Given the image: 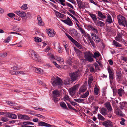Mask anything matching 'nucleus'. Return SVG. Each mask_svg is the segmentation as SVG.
I'll return each mask as SVG.
<instances>
[{
    "label": "nucleus",
    "mask_w": 127,
    "mask_h": 127,
    "mask_svg": "<svg viewBox=\"0 0 127 127\" xmlns=\"http://www.w3.org/2000/svg\"><path fill=\"white\" fill-rule=\"evenodd\" d=\"M37 19L38 21L37 24L39 26H43L44 25V22L42 21L41 18L39 15H38Z\"/></svg>",
    "instance_id": "nucleus-15"
},
{
    "label": "nucleus",
    "mask_w": 127,
    "mask_h": 127,
    "mask_svg": "<svg viewBox=\"0 0 127 127\" xmlns=\"http://www.w3.org/2000/svg\"><path fill=\"white\" fill-rule=\"evenodd\" d=\"M94 98V97L92 95H90L88 98V100L90 102H92Z\"/></svg>",
    "instance_id": "nucleus-55"
},
{
    "label": "nucleus",
    "mask_w": 127,
    "mask_h": 127,
    "mask_svg": "<svg viewBox=\"0 0 127 127\" xmlns=\"http://www.w3.org/2000/svg\"><path fill=\"white\" fill-rule=\"evenodd\" d=\"M74 49L78 56H80L82 55V52L80 50L77 49L75 47H74Z\"/></svg>",
    "instance_id": "nucleus-31"
},
{
    "label": "nucleus",
    "mask_w": 127,
    "mask_h": 127,
    "mask_svg": "<svg viewBox=\"0 0 127 127\" xmlns=\"http://www.w3.org/2000/svg\"><path fill=\"white\" fill-rule=\"evenodd\" d=\"M67 14L72 17L77 22H78V21L77 19L74 16L72 15V14H71L70 13L68 12Z\"/></svg>",
    "instance_id": "nucleus-49"
},
{
    "label": "nucleus",
    "mask_w": 127,
    "mask_h": 127,
    "mask_svg": "<svg viewBox=\"0 0 127 127\" xmlns=\"http://www.w3.org/2000/svg\"><path fill=\"white\" fill-rule=\"evenodd\" d=\"M117 18L118 20V23L120 25L127 27V21L124 17L122 15H119L117 16Z\"/></svg>",
    "instance_id": "nucleus-2"
},
{
    "label": "nucleus",
    "mask_w": 127,
    "mask_h": 127,
    "mask_svg": "<svg viewBox=\"0 0 127 127\" xmlns=\"http://www.w3.org/2000/svg\"><path fill=\"white\" fill-rule=\"evenodd\" d=\"M78 85H75L70 88L69 91L71 95H72L74 94L77 89H78Z\"/></svg>",
    "instance_id": "nucleus-7"
},
{
    "label": "nucleus",
    "mask_w": 127,
    "mask_h": 127,
    "mask_svg": "<svg viewBox=\"0 0 127 127\" xmlns=\"http://www.w3.org/2000/svg\"><path fill=\"white\" fill-rule=\"evenodd\" d=\"M67 63L69 65H72V62L71 59L70 58L68 59L67 61Z\"/></svg>",
    "instance_id": "nucleus-57"
},
{
    "label": "nucleus",
    "mask_w": 127,
    "mask_h": 127,
    "mask_svg": "<svg viewBox=\"0 0 127 127\" xmlns=\"http://www.w3.org/2000/svg\"><path fill=\"white\" fill-rule=\"evenodd\" d=\"M84 57L87 61L90 62H92L94 60L93 58V54L92 52L89 51L84 53Z\"/></svg>",
    "instance_id": "nucleus-3"
},
{
    "label": "nucleus",
    "mask_w": 127,
    "mask_h": 127,
    "mask_svg": "<svg viewBox=\"0 0 127 127\" xmlns=\"http://www.w3.org/2000/svg\"><path fill=\"white\" fill-rule=\"evenodd\" d=\"M89 14L94 21V23H95V22H96L97 20V18L96 17V15L91 13H89Z\"/></svg>",
    "instance_id": "nucleus-24"
},
{
    "label": "nucleus",
    "mask_w": 127,
    "mask_h": 127,
    "mask_svg": "<svg viewBox=\"0 0 127 127\" xmlns=\"http://www.w3.org/2000/svg\"><path fill=\"white\" fill-rule=\"evenodd\" d=\"M65 34L67 37L72 42H73L75 40L73 38H72L68 33H66Z\"/></svg>",
    "instance_id": "nucleus-44"
},
{
    "label": "nucleus",
    "mask_w": 127,
    "mask_h": 127,
    "mask_svg": "<svg viewBox=\"0 0 127 127\" xmlns=\"http://www.w3.org/2000/svg\"><path fill=\"white\" fill-rule=\"evenodd\" d=\"M93 80L92 77H90L89 78L88 81V83L89 85H91V84L92 83Z\"/></svg>",
    "instance_id": "nucleus-56"
},
{
    "label": "nucleus",
    "mask_w": 127,
    "mask_h": 127,
    "mask_svg": "<svg viewBox=\"0 0 127 127\" xmlns=\"http://www.w3.org/2000/svg\"><path fill=\"white\" fill-rule=\"evenodd\" d=\"M70 102L71 104L73 106H75L76 105H77V103L75 102H74L72 100H70Z\"/></svg>",
    "instance_id": "nucleus-61"
},
{
    "label": "nucleus",
    "mask_w": 127,
    "mask_h": 127,
    "mask_svg": "<svg viewBox=\"0 0 127 127\" xmlns=\"http://www.w3.org/2000/svg\"><path fill=\"white\" fill-rule=\"evenodd\" d=\"M21 8L22 9L25 10L27 9L28 8L27 4H24L21 7Z\"/></svg>",
    "instance_id": "nucleus-59"
},
{
    "label": "nucleus",
    "mask_w": 127,
    "mask_h": 127,
    "mask_svg": "<svg viewBox=\"0 0 127 127\" xmlns=\"http://www.w3.org/2000/svg\"><path fill=\"white\" fill-rule=\"evenodd\" d=\"M74 101L79 103H82L84 101V99L81 98L74 99Z\"/></svg>",
    "instance_id": "nucleus-39"
},
{
    "label": "nucleus",
    "mask_w": 127,
    "mask_h": 127,
    "mask_svg": "<svg viewBox=\"0 0 127 127\" xmlns=\"http://www.w3.org/2000/svg\"><path fill=\"white\" fill-rule=\"evenodd\" d=\"M67 105L68 107V108L70 109L74 110L76 112L77 111V110L76 109L72 107L70 104L67 103Z\"/></svg>",
    "instance_id": "nucleus-47"
},
{
    "label": "nucleus",
    "mask_w": 127,
    "mask_h": 127,
    "mask_svg": "<svg viewBox=\"0 0 127 127\" xmlns=\"http://www.w3.org/2000/svg\"><path fill=\"white\" fill-rule=\"evenodd\" d=\"M70 32L72 35H77V31L75 29H72L70 30Z\"/></svg>",
    "instance_id": "nucleus-36"
},
{
    "label": "nucleus",
    "mask_w": 127,
    "mask_h": 127,
    "mask_svg": "<svg viewBox=\"0 0 127 127\" xmlns=\"http://www.w3.org/2000/svg\"><path fill=\"white\" fill-rule=\"evenodd\" d=\"M95 70V69L94 66H92L90 67V71L91 72H94Z\"/></svg>",
    "instance_id": "nucleus-62"
},
{
    "label": "nucleus",
    "mask_w": 127,
    "mask_h": 127,
    "mask_svg": "<svg viewBox=\"0 0 127 127\" xmlns=\"http://www.w3.org/2000/svg\"><path fill=\"white\" fill-rule=\"evenodd\" d=\"M47 32L48 35L50 37L54 36L55 34V32L54 31V30L51 29H48Z\"/></svg>",
    "instance_id": "nucleus-14"
},
{
    "label": "nucleus",
    "mask_w": 127,
    "mask_h": 127,
    "mask_svg": "<svg viewBox=\"0 0 127 127\" xmlns=\"http://www.w3.org/2000/svg\"><path fill=\"white\" fill-rule=\"evenodd\" d=\"M58 0L60 2V4L62 5L63 6H65V4L64 3V2H65V1L64 0Z\"/></svg>",
    "instance_id": "nucleus-58"
},
{
    "label": "nucleus",
    "mask_w": 127,
    "mask_h": 127,
    "mask_svg": "<svg viewBox=\"0 0 127 127\" xmlns=\"http://www.w3.org/2000/svg\"><path fill=\"white\" fill-rule=\"evenodd\" d=\"M102 125L105 127H113L112 123L110 120L105 121L102 123Z\"/></svg>",
    "instance_id": "nucleus-8"
},
{
    "label": "nucleus",
    "mask_w": 127,
    "mask_h": 127,
    "mask_svg": "<svg viewBox=\"0 0 127 127\" xmlns=\"http://www.w3.org/2000/svg\"><path fill=\"white\" fill-rule=\"evenodd\" d=\"M95 27H93L91 26H88V28L91 30L93 31L95 30Z\"/></svg>",
    "instance_id": "nucleus-53"
},
{
    "label": "nucleus",
    "mask_w": 127,
    "mask_h": 127,
    "mask_svg": "<svg viewBox=\"0 0 127 127\" xmlns=\"http://www.w3.org/2000/svg\"><path fill=\"white\" fill-rule=\"evenodd\" d=\"M10 36H8L7 38L4 40V42L5 43H8L10 41Z\"/></svg>",
    "instance_id": "nucleus-54"
},
{
    "label": "nucleus",
    "mask_w": 127,
    "mask_h": 127,
    "mask_svg": "<svg viewBox=\"0 0 127 127\" xmlns=\"http://www.w3.org/2000/svg\"><path fill=\"white\" fill-rule=\"evenodd\" d=\"M108 72L109 74V78L110 81L111 83L112 82V80L114 79V73L112 72L110 68H107Z\"/></svg>",
    "instance_id": "nucleus-9"
},
{
    "label": "nucleus",
    "mask_w": 127,
    "mask_h": 127,
    "mask_svg": "<svg viewBox=\"0 0 127 127\" xmlns=\"http://www.w3.org/2000/svg\"><path fill=\"white\" fill-rule=\"evenodd\" d=\"M14 30L17 32H19L20 31V28L18 27L17 26H14L13 27Z\"/></svg>",
    "instance_id": "nucleus-50"
},
{
    "label": "nucleus",
    "mask_w": 127,
    "mask_h": 127,
    "mask_svg": "<svg viewBox=\"0 0 127 127\" xmlns=\"http://www.w3.org/2000/svg\"><path fill=\"white\" fill-rule=\"evenodd\" d=\"M78 48L81 49L82 48V45L78 42L75 40L72 42Z\"/></svg>",
    "instance_id": "nucleus-28"
},
{
    "label": "nucleus",
    "mask_w": 127,
    "mask_h": 127,
    "mask_svg": "<svg viewBox=\"0 0 127 127\" xmlns=\"http://www.w3.org/2000/svg\"><path fill=\"white\" fill-rule=\"evenodd\" d=\"M30 117L26 115H23V119L25 120H29L30 119Z\"/></svg>",
    "instance_id": "nucleus-52"
},
{
    "label": "nucleus",
    "mask_w": 127,
    "mask_h": 127,
    "mask_svg": "<svg viewBox=\"0 0 127 127\" xmlns=\"http://www.w3.org/2000/svg\"><path fill=\"white\" fill-rule=\"evenodd\" d=\"M100 54L99 52L98 51H96L95 52L93 55V58H98L100 55Z\"/></svg>",
    "instance_id": "nucleus-35"
},
{
    "label": "nucleus",
    "mask_w": 127,
    "mask_h": 127,
    "mask_svg": "<svg viewBox=\"0 0 127 127\" xmlns=\"http://www.w3.org/2000/svg\"><path fill=\"white\" fill-rule=\"evenodd\" d=\"M87 88L86 86L83 85L80 88L79 90V94H80L81 93L84 92L86 90Z\"/></svg>",
    "instance_id": "nucleus-21"
},
{
    "label": "nucleus",
    "mask_w": 127,
    "mask_h": 127,
    "mask_svg": "<svg viewBox=\"0 0 127 127\" xmlns=\"http://www.w3.org/2000/svg\"><path fill=\"white\" fill-rule=\"evenodd\" d=\"M6 102L9 105L11 106L15 105L16 104V103L15 102H13L10 101H7Z\"/></svg>",
    "instance_id": "nucleus-43"
},
{
    "label": "nucleus",
    "mask_w": 127,
    "mask_h": 127,
    "mask_svg": "<svg viewBox=\"0 0 127 127\" xmlns=\"http://www.w3.org/2000/svg\"><path fill=\"white\" fill-rule=\"evenodd\" d=\"M95 24L98 26H99L101 27L104 26L105 25V24L103 22L99 20H97L95 22Z\"/></svg>",
    "instance_id": "nucleus-23"
},
{
    "label": "nucleus",
    "mask_w": 127,
    "mask_h": 127,
    "mask_svg": "<svg viewBox=\"0 0 127 127\" xmlns=\"http://www.w3.org/2000/svg\"><path fill=\"white\" fill-rule=\"evenodd\" d=\"M123 35V33H121L119 32L117 34L116 36L115 37V40L120 42L122 40V35Z\"/></svg>",
    "instance_id": "nucleus-16"
},
{
    "label": "nucleus",
    "mask_w": 127,
    "mask_h": 127,
    "mask_svg": "<svg viewBox=\"0 0 127 127\" xmlns=\"http://www.w3.org/2000/svg\"><path fill=\"white\" fill-rule=\"evenodd\" d=\"M100 113L104 116H105L108 113V111L105 108L103 107L100 111Z\"/></svg>",
    "instance_id": "nucleus-20"
},
{
    "label": "nucleus",
    "mask_w": 127,
    "mask_h": 127,
    "mask_svg": "<svg viewBox=\"0 0 127 127\" xmlns=\"http://www.w3.org/2000/svg\"><path fill=\"white\" fill-rule=\"evenodd\" d=\"M106 24H111L112 23H113L112 19L111 18V17L110 15L107 16V19L106 20Z\"/></svg>",
    "instance_id": "nucleus-22"
},
{
    "label": "nucleus",
    "mask_w": 127,
    "mask_h": 127,
    "mask_svg": "<svg viewBox=\"0 0 127 127\" xmlns=\"http://www.w3.org/2000/svg\"><path fill=\"white\" fill-rule=\"evenodd\" d=\"M62 22L69 26H72L73 25V23L68 17H67V19L65 20H62Z\"/></svg>",
    "instance_id": "nucleus-6"
},
{
    "label": "nucleus",
    "mask_w": 127,
    "mask_h": 127,
    "mask_svg": "<svg viewBox=\"0 0 127 127\" xmlns=\"http://www.w3.org/2000/svg\"><path fill=\"white\" fill-rule=\"evenodd\" d=\"M105 106L109 111H112V108L109 102H107L105 104Z\"/></svg>",
    "instance_id": "nucleus-18"
},
{
    "label": "nucleus",
    "mask_w": 127,
    "mask_h": 127,
    "mask_svg": "<svg viewBox=\"0 0 127 127\" xmlns=\"http://www.w3.org/2000/svg\"><path fill=\"white\" fill-rule=\"evenodd\" d=\"M77 3L80 9H84L85 6V3L81 0H76Z\"/></svg>",
    "instance_id": "nucleus-10"
},
{
    "label": "nucleus",
    "mask_w": 127,
    "mask_h": 127,
    "mask_svg": "<svg viewBox=\"0 0 127 127\" xmlns=\"http://www.w3.org/2000/svg\"><path fill=\"white\" fill-rule=\"evenodd\" d=\"M21 68L20 67H18V65H16L14 66L11 67V69L13 70H19Z\"/></svg>",
    "instance_id": "nucleus-51"
},
{
    "label": "nucleus",
    "mask_w": 127,
    "mask_h": 127,
    "mask_svg": "<svg viewBox=\"0 0 127 127\" xmlns=\"http://www.w3.org/2000/svg\"><path fill=\"white\" fill-rule=\"evenodd\" d=\"M7 117H8L9 118L13 119H16L17 118V115L8 112L7 114Z\"/></svg>",
    "instance_id": "nucleus-17"
},
{
    "label": "nucleus",
    "mask_w": 127,
    "mask_h": 127,
    "mask_svg": "<svg viewBox=\"0 0 127 127\" xmlns=\"http://www.w3.org/2000/svg\"><path fill=\"white\" fill-rule=\"evenodd\" d=\"M7 15L10 17L12 18L13 17L15 16V15L12 13H8L7 14Z\"/></svg>",
    "instance_id": "nucleus-60"
},
{
    "label": "nucleus",
    "mask_w": 127,
    "mask_h": 127,
    "mask_svg": "<svg viewBox=\"0 0 127 127\" xmlns=\"http://www.w3.org/2000/svg\"><path fill=\"white\" fill-rule=\"evenodd\" d=\"M115 112L116 114L119 116L124 117L125 116V114L119 108H117L116 109Z\"/></svg>",
    "instance_id": "nucleus-13"
},
{
    "label": "nucleus",
    "mask_w": 127,
    "mask_h": 127,
    "mask_svg": "<svg viewBox=\"0 0 127 127\" xmlns=\"http://www.w3.org/2000/svg\"><path fill=\"white\" fill-rule=\"evenodd\" d=\"M55 59L58 61L59 62L62 64H63L64 63V61L63 58L60 57H57Z\"/></svg>",
    "instance_id": "nucleus-29"
},
{
    "label": "nucleus",
    "mask_w": 127,
    "mask_h": 127,
    "mask_svg": "<svg viewBox=\"0 0 127 127\" xmlns=\"http://www.w3.org/2000/svg\"><path fill=\"white\" fill-rule=\"evenodd\" d=\"M98 16L103 19H105L106 18V16L104 15L100 11H97Z\"/></svg>",
    "instance_id": "nucleus-33"
},
{
    "label": "nucleus",
    "mask_w": 127,
    "mask_h": 127,
    "mask_svg": "<svg viewBox=\"0 0 127 127\" xmlns=\"http://www.w3.org/2000/svg\"><path fill=\"white\" fill-rule=\"evenodd\" d=\"M120 107L121 109H123L125 106L126 103L125 102H123L119 103Z\"/></svg>",
    "instance_id": "nucleus-42"
},
{
    "label": "nucleus",
    "mask_w": 127,
    "mask_h": 127,
    "mask_svg": "<svg viewBox=\"0 0 127 127\" xmlns=\"http://www.w3.org/2000/svg\"><path fill=\"white\" fill-rule=\"evenodd\" d=\"M91 36L93 39L94 40L95 42H100V39L96 34L94 33H92Z\"/></svg>",
    "instance_id": "nucleus-11"
},
{
    "label": "nucleus",
    "mask_w": 127,
    "mask_h": 127,
    "mask_svg": "<svg viewBox=\"0 0 127 127\" xmlns=\"http://www.w3.org/2000/svg\"><path fill=\"white\" fill-rule=\"evenodd\" d=\"M16 13L18 16L21 17L22 18L23 17H25L26 15V13L23 11H20L19 10L16 11L15 12Z\"/></svg>",
    "instance_id": "nucleus-12"
},
{
    "label": "nucleus",
    "mask_w": 127,
    "mask_h": 127,
    "mask_svg": "<svg viewBox=\"0 0 127 127\" xmlns=\"http://www.w3.org/2000/svg\"><path fill=\"white\" fill-rule=\"evenodd\" d=\"M122 74L121 73L117 72V79L118 81H121V77Z\"/></svg>",
    "instance_id": "nucleus-38"
},
{
    "label": "nucleus",
    "mask_w": 127,
    "mask_h": 127,
    "mask_svg": "<svg viewBox=\"0 0 127 127\" xmlns=\"http://www.w3.org/2000/svg\"><path fill=\"white\" fill-rule=\"evenodd\" d=\"M8 119L7 117L4 116L2 117L1 119V120L3 122H6L8 121Z\"/></svg>",
    "instance_id": "nucleus-46"
},
{
    "label": "nucleus",
    "mask_w": 127,
    "mask_h": 127,
    "mask_svg": "<svg viewBox=\"0 0 127 127\" xmlns=\"http://www.w3.org/2000/svg\"><path fill=\"white\" fill-rule=\"evenodd\" d=\"M51 82L53 86H58L59 87H60L62 85V80L60 78L58 77L56 78L54 76L52 77Z\"/></svg>",
    "instance_id": "nucleus-1"
},
{
    "label": "nucleus",
    "mask_w": 127,
    "mask_h": 127,
    "mask_svg": "<svg viewBox=\"0 0 127 127\" xmlns=\"http://www.w3.org/2000/svg\"><path fill=\"white\" fill-rule=\"evenodd\" d=\"M118 93L119 95L120 96H122V95L124 94V90L122 88L119 89L118 90Z\"/></svg>",
    "instance_id": "nucleus-30"
},
{
    "label": "nucleus",
    "mask_w": 127,
    "mask_h": 127,
    "mask_svg": "<svg viewBox=\"0 0 127 127\" xmlns=\"http://www.w3.org/2000/svg\"><path fill=\"white\" fill-rule=\"evenodd\" d=\"M98 119L104 121L105 120V118L104 117L101 115L100 114H98Z\"/></svg>",
    "instance_id": "nucleus-45"
},
{
    "label": "nucleus",
    "mask_w": 127,
    "mask_h": 127,
    "mask_svg": "<svg viewBox=\"0 0 127 127\" xmlns=\"http://www.w3.org/2000/svg\"><path fill=\"white\" fill-rule=\"evenodd\" d=\"M64 100H67L68 101H70V98L69 97V96H68L67 95H65L64 97Z\"/></svg>",
    "instance_id": "nucleus-63"
},
{
    "label": "nucleus",
    "mask_w": 127,
    "mask_h": 127,
    "mask_svg": "<svg viewBox=\"0 0 127 127\" xmlns=\"http://www.w3.org/2000/svg\"><path fill=\"white\" fill-rule=\"evenodd\" d=\"M61 106L64 109H67V108L65 103L64 102H62L60 103Z\"/></svg>",
    "instance_id": "nucleus-37"
},
{
    "label": "nucleus",
    "mask_w": 127,
    "mask_h": 127,
    "mask_svg": "<svg viewBox=\"0 0 127 127\" xmlns=\"http://www.w3.org/2000/svg\"><path fill=\"white\" fill-rule=\"evenodd\" d=\"M38 126H43L47 127H50L52 126L51 125L43 122H39L38 124Z\"/></svg>",
    "instance_id": "nucleus-19"
},
{
    "label": "nucleus",
    "mask_w": 127,
    "mask_h": 127,
    "mask_svg": "<svg viewBox=\"0 0 127 127\" xmlns=\"http://www.w3.org/2000/svg\"><path fill=\"white\" fill-rule=\"evenodd\" d=\"M32 58V59L35 61L38 62H40L41 61V60L40 58L39 57H37V55L36 54L33 55Z\"/></svg>",
    "instance_id": "nucleus-26"
},
{
    "label": "nucleus",
    "mask_w": 127,
    "mask_h": 127,
    "mask_svg": "<svg viewBox=\"0 0 127 127\" xmlns=\"http://www.w3.org/2000/svg\"><path fill=\"white\" fill-rule=\"evenodd\" d=\"M70 80L68 79H67L64 80V84L65 85H69L70 84Z\"/></svg>",
    "instance_id": "nucleus-48"
},
{
    "label": "nucleus",
    "mask_w": 127,
    "mask_h": 127,
    "mask_svg": "<svg viewBox=\"0 0 127 127\" xmlns=\"http://www.w3.org/2000/svg\"><path fill=\"white\" fill-rule=\"evenodd\" d=\"M69 75L71 78V80L72 82L76 80L80 76L79 72L78 71L70 73Z\"/></svg>",
    "instance_id": "nucleus-4"
},
{
    "label": "nucleus",
    "mask_w": 127,
    "mask_h": 127,
    "mask_svg": "<svg viewBox=\"0 0 127 127\" xmlns=\"http://www.w3.org/2000/svg\"><path fill=\"white\" fill-rule=\"evenodd\" d=\"M89 94V93L88 91H87L84 94L80 96V97L82 98H85L88 96Z\"/></svg>",
    "instance_id": "nucleus-40"
},
{
    "label": "nucleus",
    "mask_w": 127,
    "mask_h": 127,
    "mask_svg": "<svg viewBox=\"0 0 127 127\" xmlns=\"http://www.w3.org/2000/svg\"><path fill=\"white\" fill-rule=\"evenodd\" d=\"M23 125H34L33 123L30 121H25L23 122Z\"/></svg>",
    "instance_id": "nucleus-41"
},
{
    "label": "nucleus",
    "mask_w": 127,
    "mask_h": 127,
    "mask_svg": "<svg viewBox=\"0 0 127 127\" xmlns=\"http://www.w3.org/2000/svg\"><path fill=\"white\" fill-rule=\"evenodd\" d=\"M54 11L56 13V15L57 16H58L61 18H62L64 17V14L61 13L56 10H55Z\"/></svg>",
    "instance_id": "nucleus-32"
},
{
    "label": "nucleus",
    "mask_w": 127,
    "mask_h": 127,
    "mask_svg": "<svg viewBox=\"0 0 127 127\" xmlns=\"http://www.w3.org/2000/svg\"><path fill=\"white\" fill-rule=\"evenodd\" d=\"M113 45H114L116 47H121L122 45L119 43L117 42L115 40H113Z\"/></svg>",
    "instance_id": "nucleus-27"
},
{
    "label": "nucleus",
    "mask_w": 127,
    "mask_h": 127,
    "mask_svg": "<svg viewBox=\"0 0 127 127\" xmlns=\"http://www.w3.org/2000/svg\"><path fill=\"white\" fill-rule=\"evenodd\" d=\"M33 69L34 70L35 72L37 73L42 74L43 73V70H42L40 68H36V67H34Z\"/></svg>",
    "instance_id": "nucleus-25"
},
{
    "label": "nucleus",
    "mask_w": 127,
    "mask_h": 127,
    "mask_svg": "<svg viewBox=\"0 0 127 127\" xmlns=\"http://www.w3.org/2000/svg\"><path fill=\"white\" fill-rule=\"evenodd\" d=\"M28 54L29 56L32 57L35 54V53L34 51L30 49L29 50Z\"/></svg>",
    "instance_id": "nucleus-34"
},
{
    "label": "nucleus",
    "mask_w": 127,
    "mask_h": 127,
    "mask_svg": "<svg viewBox=\"0 0 127 127\" xmlns=\"http://www.w3.org/2000/svg\"><path fill=\"white\" fill-rule=\"evenodd\" d=\"M53 97L55 102H57L60 100V98H58L60 95V92L57 90L54 91L53 92Z\"/></svg>",
    "instance_id": "nucleus-5"
},
{
    "label": "nucleus",
    "mask_w": 127,
    "mask_h": 127,
    "mask_svg": "<svg viewBox=\"0 0 127 127\" xmlns=\"http://www.w3.org/2000/svg\"><path fill=\"white\" fill-rule=\"evenodd\" d=\"M121 59L122 60H123L125 62L127 61V58L124 56H121Z\"/></svg>",
    "instance_id": "nucleus-64"
}]
</instances>
